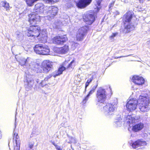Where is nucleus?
<instances>
[{
    "label": "nucleus",
    "instance_id": "obj_1",
    "mask_svg": "<svg viewBox=\"0 0 150 150\" xmlns=\"http://www.w3.org/2000/svg\"><path fill=\"white\" fill-rule=\"evenodd\" d=\"M31 25L27 29V32L26 33V35L28 37H33L34 39L38 37H40L41 40L43 42H47V35L45 31H43L41 33L40 31L41 30L40 27L36 24H30Z\"/></svg>",
    "mask_w": 150,
    "mask_h": 150
},
{
    "label": "nucleus",
    "instance_id": "obj_2",
    "mask_svg": "<svg viewBox=\"0 0 150 150\" xmlns=\"http://www.w3.org/2000/svg\"><path fill=\"white\" fill-rule=\"evenodd\" d=\"M43 4L42 3H38L35 6L34 13L29 15V21L30 24H38L40 21V16L38 13L43 11Z\"/></svg>",
    "mask_w": 150,
    "mask_h": 150
},
{
    "label": "nucleus",
    "instance_id": "obj_3",
    "mask_svg": "<svg viewBox=\"0 0 150 150\" xmlns=\"http://www.w3.org/2000/svg\"><path fill=\"white\" fill-rule=\"evenodd\" d=\"M139 105V108L143 112L148 111L149 109V99L148 97L141 95L137 101Z\"/></svg>",
    "mask_w": 150,
    "mask_h": 150
},
{
    "label": "nucleus",
    "instance_id": "obj_4",
    "mask_svg": "<svg viewBox=\"0 0 150 150\" xmlns=\"http://www.w3.org/2000/svg\"><path fill=\"white\" fill-rule=\"evenodd\" d=\"M107 93L105 89L102 88H99L97 91L96 95L97 103V105L99 103H103L105 100L107 98Z\"/></svg>",
    "mask_w": 150,
    "mask_h": 150
},
{
    "label": "nucleus",
    "instance_id": "obj_5",
    "mask_svg": "<svg viewBox=\"0 0 150 150\" xmlns=\"http://www.w3.org/2000/svg\"><path fill=\"white\" fill-rule=\"evenodd\" d=\"M34 49L37 54H40L47 55L50 52L48 46L41 44L36 45L34 47Z\"/></svg>",
    "mask_w": 150,
    "mask_h": 150
},
{
    "label": "nucleus",
    "instance_id": "obj_6",
    "mask_svg": "<svg viewBox=\"0 0 150 150\" xmlns=\"http://www.w3.org/2000/svg\"><path fill=\"white\" fill-rule=\"evenodd\" d=\"M117 107V104L116 103H108L103 107V112L106 115H112V112L116 110Z\"/></svg>",
    "mask_w": 150,
    "mask_h": 150
},
{
    "label": "nucleus",
    "instance_id": "obj_7",
    "mask_svg": "<svg viewBox=\"0 0 150 150\" xmlns=\"http://www.w3.org/2000/svg\"><path fill=\"white\" fill-rule=\"evenodd\" d=\"M32 61V59L29 57H27L26 59L22 58L20 60L19 64L21 66L27 68L33 69L35 67V63Z\"/></svg>",
    "mask_w": 150,
    "mask_h": 150
},
{
    "label": "nucleus",
    "instance_id": "obj_8",
    "mask_svg": "<svg viewBox=\"0 0 150 150\" xmlns=\"http://www.w3.org/2000/svg\"><path fill=\"white\" fill-rule=\"evenodd\" d=\"M88 29V26H84L79 29L76 34L77 40L81 41L83 40Z\"/></svg>",
    "mask_w": 150,
    "mask_h": 150
},
{
    "label": "nucleus",
    "instance_id": "obj_9",
    "mask_svg": "<svg viewBox=\"0 0 150 150\" xmlns=\"http://www.w3.org/2000/svg\"><path fill=\"white\" fill-rule=\"evenodd\" d=\"M137 104V100L135 98L130 99L127 103L126 107L128 111H132L136 108Z\"/></svg>",
    "mask_w": 150,
    "mask_h": 150
},
{
    "label": "nucleus",
    "instance_id": "obj_10",
    "mask_svg": "<svg viewBox=\"0 0 150 150\" xmlns=\"http://www.w3.org/2000/svg\"><path fill=\"white\" fill-rule=\"evenodd\" d=\"M67 38L66 35L56 36L53 39V42L58 45H62L67 40Z\"/></svg>",
    "mask_w": 150,
    "mask_h": 150
},
{
    "label": "nucleus",
    "instance_id": "obj_11",
    "mask_svg": "<svg viewBox=\"0 0 150 150\" xmlns=\"http://www.w3.org/2000/svg\"><path fill=\"white\" fill-rule=\"evenodd\" d=\"M31 75H27L25 79V85L26 88L30 89L32 87L34 81Z\"/></svg>",
    "mask_w": 150,
    "mask_h": 150
},
{
    "label": "nucleus",
    "instance_id": "obj_12",
    "mask_svg": "<svg viewBox=\"0 0 150 150\" xmlns=\"http://www.w3.org/2000/svg\"><path fill=\"white\" fill-rule=\"evenodd\" d=\"M52 63L49 60L44 61L42 63V68L45 73L48 72L52 67Z\"/></svg>",
    "mask_w": 150,
    "mask_h": 150
},
{
    "label": "nucleus",
    "instance_id": "obj_13",
    "mask_svg": "<svg viewBox=\"0 0 150 150\" xmlns=\"http://www.w3.org/2000/svg\"><path fill=\"white\" fill-rule=\"evenodd\" d=\"M58 8L54 6H49L48 7L47 13L50 18L54 17L57 13Z\"/></svg>",
    "mask_w": 150,
    "mask_h": 150
},
{
    "label": "nucleus",
    "instance_id": "obj_14",
    "mask_svg": "<svg viewBox=\"0 0 150 150\" xmlns=\"http://www.w3.org/2000/svg\"><path fill=\"white\" fill-rule=\"evenodd\" d=\"M132 81L135 84L140 86L143 84L144 83V80L142 76H134L132 79Z\"/></svg>",
    "mask_w": 150,
    "mask_h": 150
},
{
    "label": "nucleus",
    "instance_id": "obj_15",
    "mask_svg": "<svg viewBox=\"0 0 150 150\" xmlns=\"http://www.w3.org/2000/svg\"><path fill=\"white\" fill-rule=\"evenodd\" d=\"M140 118L135 117L133 116L127 115L125 116V120L127 123L129 124L135 123L140 120Z\"/></svg>",
    "mask_w": 150,
    "mask_h": 150
},
{
    "label": "nucleus",
    "instance_id": "obj_16",
    "mask_svg": "<svg viewBox=\"0 0 150 150\" xmlns=\"http://www.w3.org/2000/svg\"><path fill=\"white\" fill-rule=\"evenodd\" d=\"M84 21L86 24L91 25L94 21L95 18L93 15L92 14H86L83 17Z\"/></svg>",
    "mask_w": 150,
    "mask_h": 150
},
{
    "label": "nucleus",
    "instance_id": "obj_17",
    "mask_svg": "<svg viewBox=\"0 0 150 150\" xmlns=\"http://www.w3.org/2000/svg\"><path fill=\"white\" fill-rule=\"evenodd\" d=\"M91 0H80L77 4V5L79 8H84L89 4L91 2Z\"/></svg>",
    "mask_w": 150,
    "mask_h": 150
},
{
    "label": "nucleus",
    "instance_id": "obj_18",
    "mask_svg": "<svg viewBox=\"0 0 150 150\" xmlns=\"http://www.w3.org/2000/svg\"><path fill=\"white\" fill-rule=\"evenodd\" d=\"M146 142L143 140H138L133 143L132 145V147L135 149L139 146H143L146 145Z\"/></svg>",
    "mask_w": 150,
    "mask_h": 150
},
{
    "label": "nucleus",
    "instance_id": "obj_19",
    "mask_svg": "<svg viewBox=\"0 0 150 150\" xmlns=\"http://www.w3.org/2000/svg\"><path fill=\"white\" fill-rule=\"evenodd\" d=\"M68 46L66 45L62 47L57 48L55 49L56 52L59 54H65L68 51Z\"/></svg>",
    "mask_w": 150,
    "mask_h": 150
},
{
    "label": "nucleus",
    "instance_id": "obj_20",
    "mask_svg": "<svg viewBox=\"0 0 150 150\" xmlns=\"http://www.w3.org/2000/svg\"><path fill=\"white\" fill-rule=\"evenodd\" d=\"M124 31L126 33L129 32L134 28V25L130 23H125Z\"/></svg>",
    "mask_w": 150,
    "mask_h": 150
},
{
    "label": "nucleus",
    "instance_id": "obj_21",
    "mask_svg": "<svg viewBox=\"0 0 150 150\" xmlns=\"http://www.w3.org/2000/svg\"><path fill=\"white\" fill-rule=\"evenodd\" d=\"M132 14L130 11L127 12L124 16V23H130L132 18Z\"/></svg>",
    "mask_w": 150,
    "mask_h": 150
},
{
    "label": "nucleus",
    "instance_id": "obj_22",
    "mask_svg": "<svg viewBox=\"0 0 150 150\" xmlns=\"http://www.w3.org/2000/svg\"><path fill=\"white\" fill-rule=\"evenodd\" d=\"M143 123H140L134 125L132 127V130L134 132H137L142 130L144 127Z\"/></svg>",
    "mask_w": 150,
    "mask_h": 150
},
{
    "label": "nucleus",
    "instance_id": "obj_23",
    "mask_svg": "<svg viewBox=\"0 0 150 150\" xmlns=\"http://www.w3.org/2000/svg\"><path fill=\"white\" fill-rule=\"evenodd\" d=\"M0 5L4 7L6 11L9 10V5L8 3L6 1H2L0 4Z\"/></svg>",
    "mask_w": 150,
    "mask_h": 150
},
{
    "label": "nucleus",
    "instance_id": "obj_24",
    "mask_svg": "<svg viewBox=\"0 0 150 150\" xmlns=\"http://www.w3.org/2000/svg\"><path fill=\"white\" fill-rule=\"evenodd\" d=\"M38 0H25V2L29 6H32L33 5L34 3Z\"/></svg>",
    "mask_w": 150,
    "mask_h": 150
},
{
    "label": "nucleus",
    "instance_id": "obj_25",
    "mask_svg": "<svg viewBox=\"0 0 150 150\" xmlns=\"http://www.w3.org/2000/svg\"><path fill=\"white\" fill-rule=\"evenodd\" d=\"M118 117L119 118V119L118 120H116V121L115 122V125L116 127H119L121 126V125L122 119L119 115L118 116Z\"/></svg>",
    "mask_w": 150,
    "mask_h": 150
},
{
    "label": "nucleus",
    "instance_id": "obj_26",
    "mask_svg": "<svg viewBox=\"0 0 150 150\" xmlns=\"http://www.w3.org/2000/svg\"><path fill=\"white\" fill-rule=\"evenodd\" d=\"M66 68V67L63 66L60 67L58 69L57 73L56 74V76H58L62 74V72Z\"/></svg>",
    "mask_w": 150,
    "mask_h": 150
},
{
    "label": "nucleus",
    "instance_id": "obj_27",
    "mask_svg": "<svg viewBox=\"0 0 150 150\" xmlns=\"http://www.w3.org/2000/svg\"><path fill=\"white\" fill-rule=\"evenodd\" d=\"M16 146H14V150H19L20 149V142L19 141H16Z\"/></svg>",
    "mask_w": 150,
    "mask_h": 150
},
{
    "label": "nucleus",
    "instance_id": "obj_28",
    "mask_svg": "<svg viewBox=\"0 0 150 150\" xmlns=\"http://www.w3.org/2000/svg\"><path fill=\"white\" fill-rule=\"evenodd\" d=\"M97 84L96 86H94L93 87L92 89L89 92V93L88 94V95L90 96L95 91L96 88L97 86Z\"/></svg>",
    "mask_w": 150,
    "mask_h": 150
},
{
    "label": "nucleus",
    "instance_id": "obj_29",
    "mask_svg": "<svg viewBox=\"0 0 150 150\" xmlns=\"http://www.w3.org/2000/svg\"><path fill=\"white\" fill-rule=\"evenodd\" d=\"M19 138L18 134L17 133L14 132L13 136V142H14V140H15V142H16V141H19V140H17V139H18Z\"/></svg>",
    "mask_w": 150,
    "mask_h": 150
},
{
    "label": "nucleus",
    "instance_id": "obj_30",
    "mask_svg": "<svg viewBox=\"0 0 150 150\" xmlns=\"http://www.w3.org/2000/svg\"><path fill=\"white\" fill-rule=\"evenodd\" d=\"M58 0H43V1L47 4H52V2L57 1Z\"/></svg>",
    "mask_w": 150,
    "mask_h": 150
},
{
    "label": "nucleus",
    "instance_id": "obj_31",
    "mask_svg": "<svg viewBox=\"0 0 150 150\" xmlns=\"http://www.w3.org/2000/svg\"><path fill=\"white\" fill-rule=\"evenodd\" d=\"M90 96H88V95H87L86 97L83 100L82 103L83 104H85L86 102L88 100L89 97Z\"/></svg>",
    "mask_w": 150,
    "mask_h": 150
},
{
    "label": "nucleus",
    "instance_id": "obj_32",
    "mask_svg": "<svg viewBox=\"0 0 150 150\" xmlns=\"http://www.w3.org/2000/svg\"><path fill=\"white\" fill-rule=\"evenodd\" d=\"M118 34V33H112V35H111L110 36V38L112 40Z\"/></svg>",
    "mask_w": 150,
    "mask_h": 150
},
{
    "label": "nucleus",
    "instance_id": "obj_33",
    "mask_svg": "<svg viewBox=\"0 0 150 150\" xmlns=\"http://www.w3.org/2000/svg\"><path fill=\"white\" fill-rule=\"evenodd\" d=\"M16 34L18 38H19L23 35L22 33L20 32L19 31H17L16 32Z\"/></svg>",
    "mask_w": 150,
    "mask_h": 150
},
{
    "label": "nucleus",
    "instance_id": "obj_34",
    "mask_svg": "<svg viewBox=\"0 0 150 150\" xmlns=\"http://www.w3.org/2000/svg\"><path fill=\"white\" fill-rule=\"evenodd\" d=\"M93 79V76H92L88 80L87 82L90 83L92 81Z\"/></svg>",
    "mask_w": 150,
    "mask_h": 150
},
{
    "label": "nucleus",
    "instance_id": "obj_35",
    "mask_svg": "<svg viewBox=\"0 0 150 150\" xmlns=\"http://www.w3.org/2000/svg\"><path fill=\"white\" fill-rule=\"evenodd\" d=\"M89 84V83H88V82H86V83L85 90V92L86 91L87 87L88 86Z\"/></svg>",
    "mask_w": 150,
    "mask_h": 150
},
{
    "label": "nucleus",
    "instance_id": "obj_36",
    "mask_svg": "<svg viewBox=\"0 0 150 150\" xmlns=\"http://www.w3.org/2000/svg\"><path fill=\"white\" fill-rule=\"evenodd\" d=\"M97 4L98 6H100L102 0H96Z\"/></svg>",
    "mask_w": 150,
    "mask_h": 150
},
{
    "label": "nucleus",
    "instance_id": "obj_37",
    "mask_svg": "<svg viewBox=\"0 0 150 150\" xmlns=\"http://www.w3.org/2000/svg\"><path fill=\"white\" fill-rule=\"evenodd\" d=\"M74 62V61H72V62H71L69 64H68V66L67 67H71V64L73 63Z\"/></svg>",
    "mask_w": 150,
    "mask_h": 150
},
{
    "label": "nucleus",
    "instance_id": "obj_38",
    "mask_svg": "<svg viewBox=\"0 0 150 150\" xmlns=\"http://www.w3.org/2000/svg\"><path fill=\"white\" fill-rule=\"evenodd\" d=\"M56 149H57V150H62V149H61L60 147L59 146H56Z\"/></svg>",
    "mask_w": 150,
    "mask_h": 150
},
{
    "label": "nucleus",
    "instance_id": "obj_39",
    "mask_svg": "<svg viewBox=\"0 0 150 150\" xmlns=\"http://www.w3.org/2000/svg\"><path fill=\"white\" fill-rule=\"evenodd\" d=\"M33 146V144H29V146L30 149H32Z\"/></svg>",
    "mask_w": 150,
    "mask_h": 150
},
{
    "label": "nucleus",
    "instance_id": "obj_40",
    "mask_svg": "<svg viewBox=\"0 0 150 150\" xmlns=\"http://www.w3.org/2000/svg\"><path fill=\"white\" fill-rule=\"evenodd\" d=\"M123 1L125 2V3H127L129 2V0H122Z\"/></svg>",
    "mask_w": 150,
    "mask_h": 150
},
{
    "label": "nucleus",
    "instance_id": "obj_41",
    "mask_svg": "<svg viewBox=\"0 0 150 150\" xmlns=\"http://www.w3.org/2000/svg\"><path fill=\"white\" fill-rule=\"evenodd\" d=\"M52 144H53V145H54V146H55V148H56V146H58V145H56L55 144V143L54 142H52Z\"/></svg>",
    "mask_w": 150,
    "mask_h": 150
},
{
    "label": "nucleus",
    "instance_id": "obj_42",
    "mask_svg": "<svg viewBox=\"0 0 150 150\" xmlns=\"http://www.w3.org/2000/svg\"><path fill=\"white\" fill-rule=\"evenodd\" d=\"M125 57V56H120V57H115V58L117 59V58H121V57Z\"/></svg>",
    "mask_w": 150,
    "mask_h": 150
},
{
    "label": "nucleus",
    "instance_id": "obj_43",
    "mask_svg": "<svg viewBox=\"0 0 150 150\" xmlns=\"http://www.w3.org/2000/svg\"><path fill=\"white\" fill-rule=\"evenodd\" d=\"M113 3H111L110 5V7H109V8H110L112 6V5H113Z\"/></svg>",
    "mask_w": 150,
    "mask_h": 150
},
{
    "label": "nucleus",
    "instance_id": "obj_44",
    "mask_svg": "<svg viewBox=\"0 0 150 150\" xmlns=\"http://www.w3.org/2000/svg\"><path fill=\"white\" fill-rule=\"evenodd\" d=\"M144 0H139L140 3H142Z\"/></svg>",
    "mask_w": 150,
    "mask_h": 150
},
{
    "label": "nucleus",
    "instance_id": "obj_45",
    "mask_svg": "<svg viewBox=\"0 0 150 150\" xmlns=\"http://www.w3.org/2000/svg\"><path fill=\"white\" fill-rule=\"evenodd\" d=\"M37 83H39V81H38V80H37Z\"/></svg>",
    "mask_w": 150,
    "mask_h": 150
},
{
    "label": "nucleus",
    "instance_id": "obj_46",
    "mask_svg": "<svg viewBox=\"0 0 150 150\" xmlns=\"http://www.w3.org/2000/svg\"><path fill=\"white\" fill-rule=\"evenodd\" d=\"M16 122H15V127H16Z\"/></svg>",
    "mask_w": 150,
    "mask_h": 150
},
{
    "label": "nucleus",
    "instance_id": "obj_47",
    "mask_svg": "<svg viewBox=\"0 0 150 150\" xmlns=\"http://www.w3.org/2000/svg\"><path fill=\"white\" fill-rule=\"evenodd\" d=\"M46 79H47V78H45V80H46Z\"/></svg>",
    "mask_w": 150,
    "mask_h": 150
}]
</instances>
